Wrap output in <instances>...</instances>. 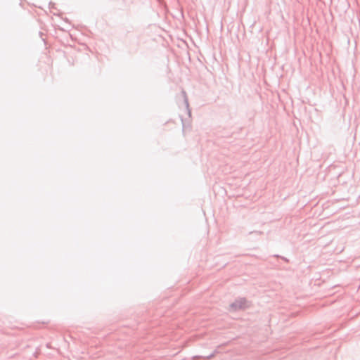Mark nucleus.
I'll return each instance as SVG.
<instances>
[{
	"label": "nucleus",
	"instance_id": "f257e3e1",
	"mask_svg": "<svg viewBox=\"0 0 360 360\" xmlns=\"http://www.w3.org/2000/svg\"><path fill=\"white\" fill-rule=\"evenodd\" d=\"M229 307L231 311L245 309L248 307V300L244 297L239 298L232 302Z\"/></svg>",
	"mask_w": 360,
	"mask_h": 360
},
{
	"label": "nucleus",
	"instance_id": "f03ea898",
	"mask_svg": "<svg viewBox=\"0 0 360 360\" xmlns=\"http://www.w3.org/2000/svg\"><path fill=\"white\" fill-rule=\"evenodd\" d=\"M183 94H184V103H185V105H186V109L188 110V114L189 115H191V110L189 109L188 101V98H187V96H186V92L184 91H183Z\"/></svg>",
	"mask_w": 360,
	"mask_h": 360
},
{
	"label": "nucleus",
	"instance_id": "39448f33",
	"mask_svg": "<svg viewBox=\"0 0 360 360\" xmlns=\"http://www.w3.org/2000/svg\"><path fill=\"white\" fill-rule=\"evenodd\" d=\"M281 258H282L284 261H285V262H288V259L287 258H285V257H282Z\"/></svg>",
	"mask_w": 360,
	"mask_h": 360
},
{
	"label": "nucleus",
	"instance_id": "20e7f679",
	"mask_svg": "<svg viewBox=\"0 0 360 360\" xmlns=\"http://www.w3.org/2000/svg\"><path fill=\"white\" fill-rule=\"evenodd\" d=\"M253 233H257V234H262V231H253ZM251 233H252V232H250V234H251Z\"/></svg>",
	"mask_w": 360,
	"mask_h": 360
},
{
	"label": "nucleus",
	"instance_id": "7ed1b4c3",
	"mask_svg": "<svg viewBox=\"0 0 360 360\" xmlns=\"http://www.w3.org/2000/svg\"><path fill=\"white\" fill-rule=\"evenodd\" d=\"M214 354H215V352H212V354H210V355H208V356H206L205 358H206V359H211V358H212V357L214 356Z\"/></svg>",
	"mask_w": 360,
	"mask_h": 360
},
{
	"label": "nucleus",
	"instance_id": "423d86ee",
	"mask_svg": "<svg viewBox=\"0 0 360 360\" xmlns=\"http://www.w3.org/2000/svg\"><path fill=\"white\" fill-rule=\"evenodd\" d=\"M274 257H280V256H279V255H274Z\"/></svg>",
	"mask_w": 360,
	"mask_h": 360
}]
</instances>
